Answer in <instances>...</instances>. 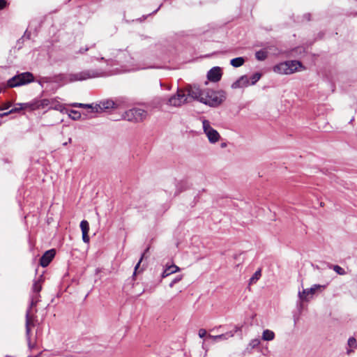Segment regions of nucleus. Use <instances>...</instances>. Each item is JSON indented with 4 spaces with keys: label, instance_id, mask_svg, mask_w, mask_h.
Segmentation results:
<instances>
[{
    "label": "nucleus",
    "instance_id": "nucleus-28",
    "mask_svg": "<svg viewBox=\"0 0 357 357\" xmlns=\"http://www.w3.org/2000/svg\"><path fill=\"white\" fill-rule=\"evenodd\" d=\"M261 271L260 270H258L257 271L254 275H252V277L250 279V283H252L257 280H258L259 279V278L261 277Z\"/></svg>",
    "mask_w": 357,
    "mask_h": 357
},
{
    "label": "nucleus",
    "instance_id": "nucleus-14",
    "mask_svg": "<svg viewBox=\"0 0 357 357\" xmlns=\"http://www.w3.org/2000/svg\"><path fill=\"white\" fill-rule=\"evenodd\" d=\"M250 84L249 79L246 75H243L231 84L232 89L246 87Z\"/></svg>",
    "mask_w": 357,
    "mask_h": 357
},
{
    "label": "nucleus",
    "instance_id": "nucleus-11",
    "mask_svg": "<svg viewBox=\"0 0 357 357\" xmlns=\"http://www.w3.org/2000/svg\"><path fill=\"white\" fill-rule=\"evenodd\" d=\"M188 99L197 100L201 102V98H204L205 90H202L197 85H189L184 90ZM190 101V100H188Z\"/></svg>",
    "mask_w": 357,
    "mask_h": 357
},
{
    "label": "nucleus",
    "instance_id": "nucleus-12",
    "mask_svg": "<svg viewBox=\"0 0 357 357\" xmlns=\"http://www.w3.org/2000/svg\"><path fill=\"white\" fill-rule=\"evenodd\" d=\"M55 254L56 251L54 249L47 250L40 259V264L43 267L47 266L54 259Z\"/></svg>",
    "mask_w": 357,
    "mask_h": 357
},
{
    "label": "nucleus",
    "instance_id": "nucleus-15",
    "mask_svg": "<svg viewBox=\"0 0 357 357\" xmlns=\"http://www.w3.org/2000/svg\"><path fill=\"white\" fill-rule=\"evenodd\" d=\"M180 271V268L175 264H172L170 266H166L165 268L162 271L161 274V277L165 278L169 276L171 274L175 273Z\"/></svg>",
    "mask_w": 357,
    "mask_h": 357
},
{
    "label": "nucleus",
    "instance_id": "nucleus-9",
    "mask_svg": "<svg viewBox=\"0 0 357 357\" xmlns=\"http://www.w3.org/2000/svg\"><path fill=\"white\" fill-rule=\"evenodd\" d=\"M326 287V285H321V284H314L312 287L310 289H303L302 291L298 292V298L300 300V303L303 301H308L309 298H311L313 296V295L317 291H321L324 289H325ZM301 305L302 304L300 303Z\"/></svg>",
    "mask_w": 357,
    "mask_h": 357
},
{
    "label": "nucleus",
    "instance_id": "nucleus-30",
    "mask_svg": "<svg viewBox=\"0 0 357 357\" xmlns=\"http://www.w3.org/2000/svg\"><path fill=\"white\" fill-rule=\"evenodd\" d=\"M117 52L119 53V54L116 55V61L117 63H121L123 61V60H122L121 56H119V55L123 54V56H126L127 52L126 51H122V50H118Z\"/></svg>",
    "mask_w": 357,
    "mask_h": 357
},
{
    "label": "nucleus",
    "instance_id": "nucleus-40",
    "mask_svg": "<svg viewBox=\"0 0 357 357\" xmlns=\"http://www.w3.org/2000/svg\"><path fill=\"white\" fill-rule=\"evenodd\" d=\"M71 142H72V139H71V138H69V139H68V142H65V143H63V146H66L68 143H70Z\"/></svg>",
    "mask_w": 357,
    "mask_h": 357
},
{
    "label": "nucleus",
    "instance_id": "nucleus-41",
    "mask_svg": "<svg viewBox=\"0 0 357 357\" xmlns=\"http://www.w3.org/2000/svg\"><path fill=\"white\" fill-rule=\"evenodd\" d=\"M226 146H227L226 143H222L221 144V147H222V148L225 147Z\"/></svg>",
    "mask_w": 357,
    "mask_h": 357
},
{
    "label": "nucleus",
    "instance_id": "nucleus-32",
    "mask_svg": "<svg viewBox=\"0 0 357 357\" xmlns=\"http://www.w3.org/2000/svg\"><path fill=\"white\" fill-rule=\"evenodd\" d=\"M149 248H147L146 249L145 252L142 254V257H141V258H140L139 261H138V263L136 264V266H135V272H134V274H135V273H136V271H137V270L138 269V268H139V265H140V263L142 262V259H143V258H144V255H145V253H146V252H148V251H149Z\"/></svg>",
    "mask_w": 357,
    "mask_h": 357
},
{
    "label": "nucleus",
    "instance_id": "nucleus-10",
    "mask_svg": "<svg viewBox=\"0 0 357 357\" xmlns=\"http://www.w3.org/2000/svg\"><path fill=\"white\" fill-rule=\"evenodd\" d=\"M202 126L204 132L207 136L208 141L212 144L217 142L219 140L220 136L218 132L211 126V123L209 121L204 119L202 121Z\"/></svg>",
    "mask_w": 357,
    "mask_h": 357
},
{
    "label": "nucleus",
    "instance_id": "nucleus-7",
    "mask_svg": "<svg viewBox=\"0 0 357 357\" xmlns=\"http://www.w3.org/2000/svg\"><path fill=\"white\" fill-rule=\"evenodd\" d=\"M147 112L141 108H132L125 112L123 118L128 121L139 122L146 119Z\"/></svg>",
    "mask_w": 357,
    "mask_h": 357
},
{
    "label": "nucleus",
    "instance_id": "nucleus-34",
    "mask_svg": "<svg viewBox=\"0 0 357 357\" xmlns=\"http://www.w3.org/2000/svg\"><path fill=\"white\" fill-rule=\"evenodd\" d=\"M6 0H0V10H3L7 6Z\"/></svg>",
    "mask_w": 357,
    "mask_h": 357
},
{
    "label": "nucleus",
    "instance_id": "nucleus-38",
    "mask_svg": "<svg viewBox=\"0 0 357 357\" xmlns=\"http://www.w3.org/2000/svg\"><path fill=\"white\" fill-rule=\"evenodd\" d=\"M89 47H86V48H81L79 50V53L80 54H83L85 52L88 51L89 50Z\"/></svg>",
    "mask_w": 357,
    "mask_h": 357
},
{
    "label": "nucleus",
    "instance_id": "nucleus-8",
    "mask_svg": "<svg viewBox=\"0 0 357 357\" xmlns=\"http://www.w3.org/2000/svg\"><path fill=\"white\" fill-rule=\"evenodd\" d=\"M188 102H189V100L185 91L181 89H178L176 93L168 99L167 105L174 107H180Z\"/></svg>",
    "mask_w": 357,
    "mask_h": 357
},
{
    "label": "nucleus",
    "instance_id": "nucleus-42",
    "mask_svg": "<svg viewBox=\"0 0 357 357\" xmlns=\"http://www.w3.org/2000/svg\"><path fill=\"white\" fill-rule=\"evenodd\" d=\"M100 59V60H105V58L104 57H101Z\"/></svg>",
    "mask_w": 357,
    "mask_h": 357
},
{
    "label": "nucleus",
    "instance_id": "nucleus-27",
    "mask_svg": "<svg viewBox=\"0 0 357 357\" xmlns=\"http://www.w3.org/2000/svg\"><path fill=\"white\" fill-rule=\"evenodd\" d=\"M69 116L73 120H78L81 118V114L77 111L71 110Z\"/></svg>",
    "mask_w": 357,
    "mask_h": 357
},
{
    "label": "nucleus",
    "instance_id": "nucleus-4",
    "mask_svg": "<svg viewBox=\"0 0 357 357\" xmlns=\"http://www.w3.org/2000/svg\"><path fill=\"white\" fill-rule=\"evenodd\" d=\"M204 93V98H201V102L210 107H218L226 99V93L222 90L206 89Z\"/></svg>",
    "mask_w": 357,
    "mask_h": 357
},
{
    "label": "nucleus",
    "instance_id": "nucleus-16",
    "mask_svg": "<svg viewBox=\"0 0 357 357\" xmlns=\"http://www.w3.org/2000/svg\"><path fill=\"white\" fill-rule=\"evenodd\" d=\"M38 99H34L29 102L20 103V109H29L30 110H36L40 109Z\"/></svg>",
    "mask_w": 357,
    "mask_h": 357
},
{
    "label": "nucleus",
    "instance_id": "nucleus-17",
    "mask_svg": "<svg viewBox=\"0 0 357 357\" xmlns=\"http://www.w3.org/2000/svg\"><path fill=\"white\" fill-rule=\"evenodd\" d=\"M237 330H236L234 332L229 331L225 334H221L218 335H208V337L211 338L214 341H222V340H226L229 337H232L234 335L235 332H236Z\"/></svg>",
    "mask_w": 357,
    "mask_h": 357
},
{
    "label": "nucleus",
    "instance_id": "nucleus-18",
    "mask_svg": "<svg viewBox=\"0 0 357 357\" xmlns=\"http://www.w3.org/2000/svg\"><path fill=\"white\" fill-rule=\"evenodd\" d=\"M49 109H53L62 113L66 111L65 107L56 99H52Z\"/></svg>",
    "mask_w": 357,
    "mask_h": 357
},
{
    "label": "nucleus",
    "instance_id": "nucleus-2",
    "mask_svg": "<svg viewBox=\"0 0 357 357\" xmlns=\"http://www.w3.org/2000/svg\"><path fill=\"white\" fill-rule=\"evenodd\" d=\"M43 282V275H40L38 279L33 281V287H32V295H31V301L30 305L29 308L26 310V335L29 343V346L31 347V342H30V333H31V328L30 325L31 324V309L36 306L37 303L40 301V294L42 289V282Z\"/></svg>",
    "mask_w": 357,
    "mask_h": 357
},
{
    "label": "nucleus",
    "instance_id": "nucleus-35",
    "mask_svg": "<svg viewBox=\"0 0 357 357\" xmlns=\"http://www.w3.org/2000/svg\"><path fill=\"white\" fill-rule=\"evenodd\" d=\"M206 335V331L205 329H200L199 331V336L202 338Z\"/></svg>",
    "mask_w": 357,
    "mask_h": 357
},
{
    "label": "nucleus",
    "instance_id": "nucleus-33",
    "mask_svg": "<svg viewBox=\"0 0 357 357\" xmlns=\"http://www.w3.org/2000/svg\"><path fill=\"white\" fill-rule=\"evenodd\" d=\"M82 240L84 243L89 242V236L88 235V233H82Z\"/></svg>",
    "mask_w": 357,
    "mask_h": 357
},
{
    "label": "nucleus",
    "instance_id": "nucleus-1",
    "mask_svg": "<svg viewBox=\"0 0 357 357\" xmlns=\"http://www.w3.org/2000/svg\"><path fill=\"white\" fill-rule=\"evenodd\" d=\"M76 107L89 108L92 112H107L111 109L123 108L128 105V100L124 97H119L115 100L105 99L96 104L75 103L73 105Z\"/></svg>",
    "mask_w": 357,
    "mask_h": 357
},
{
    "label": "nucleus",
    "instance_id": "nucleus-36",
    "mask_svg": "<svg viewBox=\"0 0 357 357\" xmlns=\"http://www.w3.org/2000/svg\"><path fill=\"white\" fill-rule=\"evenodd\" d=\"M22 109H20V107H15L12 109H10L8 113L10 114H12V113H15V112H19L20 110H21Z\"/></svg>",
    "mask_w": 357,
    "mask_h": 357
},
{
    "label": "nucleus",
    "instance_id": "nucleus-6",
    "mask_svg": "<svg viewBox=\"0 0 357 357\" xmlns=\"http://www.w3.org/2000/svg\"><path fill=\"white\" fill-rule=\"evenodd\" d=\"M33 79L32 73L29 72L22 73L8 79L7 84L9 87L13 88L31 83L33 81Z\"/></svg>",
    "mask_w": 357,
    "mask_h": 357
},
{
    "label": "nucleus",
    "instance_id": "nucleus-26",
    "mask_svg": "<svg viewBox=\"0 0 357 357\" xmlns=\"http://www.w3.org/2000/svg\"><path fill=\"white\" fill-rule=\"evenodd\" d=\"M333 269L334 271H335L337 274H339L340 275H344L346 274L344 269L338 265L333 266Z\"/></svg>",
    "mask_w": 357,
    "mask_h": 357
},
{
    "label": "nucleus",
    "instance_id": "nucleus-22",
    "mask_svg": "<svg viewBox=\"0 0 357 357\" xmlns=\"http://www.w3.org/2000/svg\"><path fill=\"white\" fill-rule=\"evenodd\" d=\"M268 56V52L265 50H261L255 53V57L258 61H264Z\"/></svg>",
    "mask_w": 357,
    "mask_h": 357
},
{
    "label": "nucleus",
    "instance_id": "nucleus-21",
    "mask_svg": "<svg viewBox=\"0 0 357 357\" xmlns=\"http://www.w3.org/2000/svg\"><path fill=\"white\" fill-rule=\"evenodd\" d=\"M347 344L351 348L347 351V354L349 355L351 352H353L351 349H356L357 347L356 340L354 337H349L347 342Z\"/></svg>",
    "mask_w": 357,
    "mask_h": 357
},
{
    "label": "nucleus",
    "instance_id": "nucleus-29",
    "mask_svg": "<svg viewBox=\"0 0 357 357\" xmlns=\"http://www.w3.org/2000/svg\"><path fill=\"white\" fill-rule=\"evenodd\" d=\"M259 344H260V340H259V339H257V338L252 340L250 341V342L249 343V346L252 349L257 347Z\"/></svg>",
    "mask_w": 357,
    "mask_h": 357
},
{
    "label": "nucleus",
    "instance_id": "nucleus-5",
    "mask_svg": "<svg viewBox=\"0 0 357 357\" xmlns=\"http://www.w3.org/2000/svg\"><path fill=\"white\" fill-rule=\"evenodd\" d=\"M302 64L298 61H288L280 63L273 67V71L281 75H290L298 70V67H301Z\"/></svg>",
    "mask_w": 357,
    "mask_h": 357
},
{
    "label": "nucleus",
    "instance_id": "nucleus-23",
    "mask_svg": "<svg viewBox=\"0 0 357 357\" xmlns=\"http://www.w3.org/2000/svg\"><path fill=\"white\" fill-rule=\"evenodd\" d=\"M52 99H38V104L40 109H44L45 107L50 108V102Z\"/></svg>",
    "mask_w": 357,
    "mask_h": 357
},
{
    "label": "nucleus",
    "instance_id": "nucleus-25",
    "mask_svg": "<svg viewBox=\"0 0 357 357\" xmlns=\"http://www.w3.org/2000/svg\"><path fill=\"white\" fill-rule=\"evenodd\" d=\"M261 77V73H255L250 77V79H251V83L250 84L252 85H254L255 84H256L259 80Z\"/></svg>",
    "mask_w": 357,
    "mask_h": 357
},
{
    "label": "nucleus",
    "instance_id": "nucleus-39",
    "mask_svg": "<svg viewBox=\"0 0 357 357\" xmlns=\"http://www.w3.org/2000/svg\"><path fill=\"white\" fill-rule=\"evenodd\" d=\"M8 114H10V113H8V112H4V113H1V114H0V117H3V116H8Z\"/></svg>",
    "mask_w": 357,
    "mask_h": 357
},
{
    "label": "nucleus",
    "instance_id": "nucleus-13",
    "mask_svg": "<svg viewBox=\"0 0 357 357\" xmlns=\"http://www.w3.org/2000/svg\"><path fill=\"white\" fill-rule=\"evenodd\" d=\"M221 68L215 66L212 68L207 73V78L211 82H217L220 80L222 77Z\"/></svg>",
    "mask_w": 357,
    "mask_h": 357
},
{
    "label": "nucleus",
    "instance_id": "nucleus-24",
    "mask_svg": "<svg viewBox=\"0 0 357 357\" xmlns=\"http://www.w3.org/2000/svg\"><path fill=\"white\" fill-rule=\"evenodd\" d=\"M80 228L82 230V233H89V224L88 221L84 220L80 222Z\"/></svg>",
    "mask_w": 357,
    "mask_h": 357
},
{
    "label": "nucleus",
    "instance_id": "nucleus-31",
    "mask_svg": "<svg viewBox=\"0 0 357 357\" xmlns=\"http://www.w3.org/2000/svg\"><path fill=\"white\" fill-rule=\"evenodd\" d=\"M182 278H183V276H182V275H178V276H176V278H174V280L170 282V284H169V287H173V286H174L176 283H177V282H180V281L182 280Z\"/></svg>",
    "mask_w": 357,
    "mask_h": 357
},
{
    "label": "nucleus",
    "instance_id": "nucleus-20",
    "mask_svg": "<svg viewBox=\"0 0 357 357\" xmlns=\"http://www.w3.org/2000/svg\"><path fill=\"white\" fill-rule=\"evenodd\" d=\"M244 62H245L244 58L236 57V58L232 59L230 61V64L235 68H238V67L243 66Z\"/></svg>",
    "mask_w": 357,
    "mask_h": 357
},
{
    "label": "nucleus",
    "instance_id": "nucleus-3",
    "mask_svg": "<svg viewBox=\"0 0 357 357\" xmlns=\"http://www.w3.org/2000/svg\"><path fill=\"white\" fill-rule=\"evenodd\" d=\"M101 72L98 70H85L76 73H70L66 75H60L59 80L64 83L76 81H84L88 79L95 78L101 75Z\"/></svg>",
    "mask_w": 357,
    "mask_h": 357
},
{
    "label": "nucleus",
    "instance_id": "nucleus-37",
    "mask_svg": "<svg viewBox=\"0 0 357 357\" xmlns=\"http://www.w3.org/2000/svg\"><path fill=\"white\" fill-rule=\"evenodd\" d=\"M11 104L10 102L5 103L2 107H1L3 109H7L10 107Z\"/></svg>",
    "mask_w": 357,
    "mask_h": 357
},
{
    "label": "nucleus",
    "instance_id": "nucleus-19",
    "mask_svg": "<svg viewBox=\"0 0 357 357\" xmlns=\"http://www.w3.org/2000/svg\"><path fill=\"white\" fill-rule=\"evenodd\" d=\"M275 338V333L268 329L264 330L262 333V340L264 341H271Z\"/></svg>",
    "mask_w": 357,
    "mask_h": 357
}]
</instances>
